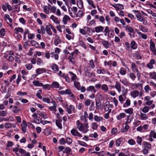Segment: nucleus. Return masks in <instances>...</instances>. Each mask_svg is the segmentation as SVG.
I'll use <instances>...</instances> for the list:
<instances>
[{
    "label": "nucleus",
    "mask_w": 156,
    "mask_h": 156,
    "mask_svg": "<svg viewBox=\"0 0 156 156\" xmlns=\"http://www.w3.org/2000/svg\"><path fill=\"white\" fill-rule=\"evenodd\" d=\"M70 132L72 135L74 136H78L80 138L82 137L81 134L77 130H76L75 129H72L71 130Z\"/></svg>",
    "instance_id": "2"
},
{
    "label": "nucleus",
    "mask_w": 156,
    "mask_h": 156,
    "mask_svg": "<svg viewBox=\"0 0 156 156\" xmlns=\"http://www.w3.org/2000/svg\"><path fill=\"white\" fill-rule=\"evenodd\" d=\"M52 88H58L59 86V83L57 82H54L51 85Z\"/></svg>",
    "instance_id": "31"
},
{
    "label": "nucleus",
    "mask_w": 156,
    "mask_h": 156,
    "mask_svg": "<svg viewBox=\"0 0 156 156\" xmlns=\"http://www.w3.org/2000/svg\"><path fill=\"white\" fill-rule=\"evenodd\" d=\"M104 30V27L101 26H99L95 27V31L96 33L102 32Z\"/></svg>",
    "instance_id": "16"
},
{
    "label": "nucleus",
    "mask_w": 156,
    "mask_h": 156,
    "mask_svg": "<svg viewBox=\"0 0 156 156\" xmlns=\"http://www.w3.org/2000/svg\"><path fill=\"white\" fill-rule=\"evenodd\" d=\"M98 126L97 124L95 122H93L92 124V128L94 129H97Z\"/></svg>",
    "instance_id": "52"
},
{
    "label": "nucleus",
    "mask_w": 156,
    "mask_h": 156,
    "mask_svg": "<svg viewBox=\"0 0 156 156\" xmlns=\"http://www.w3.org/2000/svg\"><path fill=\"white\" fill-rule=\"evenodd\" d=\"M70 18L69 16L67 15H65L63 17L62 19L63 22L65 24H67L68 20H70Z\"/></svg>",
    "instance_id": "19"
},
{
    "label": "nucleus",
    "mask_w": 156,
    "mask_h": 156,
    "mask_svg": "<svg viewBox=\"0 0 156 156\" xmlns=\"http://www.w3.org/2000/svg\"><path fill=\"white\" fill-rule=\"evenodd\" d=\"M131 69L134 72H136V71L138 70L135 63L133 62L132 63Z\"/></svg>",
    "instance_id": "25"
},
{
    "label": "nucleus",
    "mask_w": 156,
    "mask_h": 156,
    "mask_svg": "<svg viewBox=\"0 0 156 156\" xmlns=\"http://www.w3.org/2000/svg\"><path fill=\"white\" fill-rule=\"evenodd\" d=\"M76 126L79 131L82 132L83 133H86L89 131L88 123L87 122L83 124L78 120L76 122Z\"/></svg>",
    "instance_id": "1"
},
{
    "label": "nucleus",
    "mask_w": 156,
    "mask_h": 156,
    "mask_svg": "<svg viewBox=\"0 0 156 156\" xmlns=\"http://www.w3.org/2000/svg\"><path fill=\"white\" fill-rule=\"evenodd\" d=\"M130 47L133 50L136 49L137 47V44L134 41H132L130 43Z\"/></svg>",
    "instance_id": "9"
},
{
    "label": "nucleus",
    "mask_w": 156,
    "mask_h": 156,
    "mask_svg": "<svg viewBox=\"0 0 156 156\" xmlns=\"http://www.w3.org/2000/svg\"><path fill=\"white\" fill-rule=\"evenodd\" d=\"M122 141V138H120L118 139L116 141L115 144L117 147L120 146L121 142Z\"/></svg>",
    "instance_id": "35"
},
{
    "label": "nucleus",
    "mask_w": 156,
    "mask_h": 156,
    "mask_svg": "<svg viewBox=\"0 0 156 156\" xmlns=\"http://www.w3.org/2000/svg\"><path fill=\"white\" fill-rule=\"evenodd\" d=\"M54 43L56 46L58 44L61 43V41L59 36L58 35L55 36V38L54 41Z\"/></svg>",
    "instance_id": "14"
},
{
    "label": "nucleus",
    "mask_w": 156,
    "mask_h": 156,
    "mask_svg": "<svg viewBox=\"0 0 156 156\" xmlns=\"http://www.w3.org/2000/svg\"><path fill=\"white\" fill-rule=\"evenodd\" d=\"M62 120L61 119H59L56 121V124L57 126L59 129H62V128L61 122Z\"/></svg>",
    "instance_id": "12"
},
{
    "label": "nucleus",
    "mask_w": 156,
    "mask_h": 156,
    "mask_svg": "<svg viewBox=\"0 0 156 156\" xmlns=\"http://www.w3.org/2000/svg\"><path fill=\"white\" fill-rule=\"evenodd\" d=\"M150 108V107H149L148 106H144L142 109V111L144 113H147L149 111V109Z\"/></svg>",
    "instance_id": "33"
},
{
    "label": "nucleus",
    "mask_w": 156,
    "mask_h": 156,
    "mask_svg": "<svg viewBox=\"0 0 156 156\" xmlns=\"http://www.w3.org/2000/svg\"><path fill=\"white\" fill-rule=\"evenodd\" d=\"M66 94H68L70 97H73V94L71 92V90L69 89H67L65 90Z\"/></svg>",
    "instance_id": "41"
},
{
    "label": "nucleus",
    "mask_w": 156,
    "mask_h": 156,
    "mask_svg": "<svg viewBox=\"0 0 156 156\" xmlns=\"http://www.w3.org/2000/svg\"><path fill=\"white\" fill-rule=\"evenodd\" d=\"M129 77L133 80H134L136 78L135 75L133 73H130L129 74Z\"/></svg>",
    "instance_id": "53"
},
{
    "label": "nucleus",
    "mask_w": 156,
    "mask_h": 156,
    "mask_svg": "<svg viewBox=\"0 0 156 156\" xmlns=\"http://www.w3.org/2000/svg\"><path fill=\"white\" fill-rule=\"evenodd\" d=\"M45 30L47 33L49 35H52V32H51V28L48 25L45 27Z\"/></svg>",
    "instance_id": "23"
},
{
    "label": "nucleus",
    "mask_w": 156,
    "mask_h": 156,
    "mask_svg": "<svg viewBox=\"0 0 156 156\" xmlns=\"http://www.w3.org/2000/svg\"><path fill=\"white\" fill-rule=\"evenodd\" d=\"M36 75L35 76H37L39 74L46 72V70L44 68H38L36 70Z\"/></svg>",
    "instance_id": "5"
},
{
    "label": "nucleus",
    "mask_w": 156,
    "mask_h": 156,
    "mask_svg": "<svg viewBox=\"0 0 156 156\" xmlns=\"http://www.w3.org/2000/svg\"><path fill=\"white\" fill-rule=\"evenodd\" d=\"M136 142L137 144L141 145V143L142 141V138L140 137L139 136H138L136 137Z\"/></svg>",
    "instance_id": "36"
},
{
    "label": "nucleus",
    "mask_w": 156,
    "mask_h": 156,
    "mask_svg": "<svg viewBox=\"0 0 156 156\" xmlns=\"http://www.w3.org/2000/svg\"><path fill=\"white\" fill-rule=\"evenodd\" d=\"M150 48L151 51L154 50L155 49V44L154 42L152 41L151 40L150 41Z\"/></svg>",
    "instance_id": "26"
},
{
    "label": "nucleus",
    "mask_w": 156,
    "mask_h": 156,
    "mask_svg": "<svg viewBox=\"0 0 156 156\" xmlns=\"http://www.w3.org/2000/svg\"><path fill=\"white\" fill-rule=\"evenodd\" d=\"M74 84L75 87L76 88V89L78 90H80V84L79 82L78 81H75L74 82Z\"/></svg>",
    "instance_id": "24"
},
{
    "label": "nucleus",
    "mask_w": 156,
    "mask_h": 156,
    "mask_svg": "<svg viewBox=\"0 0 156 156\" xmlns=\"http://www.w3.org/2000/svg\"><path fill=\"white\" fill-rule=\"evenodd\" d=\"M39 115L42 116L44 119H46L47 117L46 114L43 112H42L39 113Z\"/></svg>",
    "instance_id": "62"
},
{
    "label": "nucleus",
    "mask_w": 156,
    "mask_h": 156,
    "mask_svg": "<svg viewBox=\"0 0 156 156\" xmlns=\"http://www.w3.org/2000/svg\"><path fill=\"white\" fill-rule=\"evenodd\" d=\"M119 73L121 75H123L126 74V71L124 68H122L120 69Z\"/></svg>",
    "instance_id": "40"
},
{
    "label": "nucleus",
    "mask_w": 156,
    "mask_h": 156,
    "mask_svg": "<svg viewBox=\"0 0 156 156\" xmlns=\"http://www.w3.org/2000/svg\"><path fill=\"white\" fill-rule=\"evenodd\" d=\"M115 88L117 90L118 92L120 93L121 91V84L119 82H116L115 86Z\"/></svg>",
    "instance_id": "7"
},
{
    "label": "nucleus",
    "mask_w": 156,
    "mask_h": 156,
    "mask_svg": "<svg viewBox=\"0 0 156 156\" xmlns=\"http://www.w3.org/2000/svg\"><path fill=\"white\" fill-rule=\"evenodd\" d=\"M110 4L115 8L116 10L118 11H120L121 10H120L121 9H124V7L123 5L120 4H117L116 5H113L111 3H110Z\"/></svg>",
    "instance_id": "4"
},
{
    "label": "nucleus",
    "mask_w": 156,
    "mask_h": 156,
    "mask_svg": "<svg viewBox=\"0 0 156 156\" xmlns=\"http://www.w3.org/2000/svg\"><path fill=\"white\" fill-rule=\"evenodd\" d=\"M137 19L140 22H142L144 20L143 18L140 15H136Z\"/></svg>",
    "instance_id": "56"
},
{
    "label": "nucleus",
    "mask_w": 156,
    "mask_h": 156,
    "mask_svg": "<svg viewBox=\"0 0 156 156\" xmlns=\"http://www.w3.org/2000/svg\"><path fill=\"white\" fill-rule=\"evenodd\" d=\"M87 91H91L93 92L94 93H95L96 92V90L94 86H89L87 88Z\"/></svg>",
    "instance_id": "21"
},
{
    "label": "nucleus",
    "mask_w": 156,
    "mask_h": 156,
    "mask_svg": "<svg viewBox=\"0 0 156 156\" xmlns=\"http://www.w3.org/2000/svg\"><path fill=\"white\" fill-rule=\"evenodd\" d=\"M56 8L55 6H53L52 7L49 8V10L52 13H55L56 12Z\"/></svg>",
    "instance_id": "61"
},
{
    "label": "nucleus",
    "mask_w": 156,
    "mask_h": 156,
    "mask_svg": "<svg viewBox=\"0 0 156 156\" xmlns=\"http://www.w3.org/2000/svg\"><path fill=\"white\" fill-rule=\"evenodd\" d=\"M52 69L55 71L57 72L58 70V66L55 64L53 65L52 66Z\"/></svg>",
    "instance_id": "44"
},
{
    "label": "nucleus",
    "mask_w": 156,
    "mask_h": 156,
    "mask_svg": "<svg viewBox=\"0 0 156 156\" xmlns=\"http://www.w3.org/2000/svg\"><path fill=\"white\" fill-rule=\"evenodd\" d=\"M96 108L97 109L100 108L101 106V104L100 101H96Z\"/></svg>",
    "instance_id": "42"
},
{
    "label": "nucleus",
    "mask_w": 156,
    "mask_h": 156,
    "mask_svg": "<svg viewBox=\"0 0 156 156\" xmlns=\"http://www.w3.org/2000/svg\"><path fill=\"white\" fill-rule=\"evenodd\" d=\"M85 75L86 76L88 77H90L92 76H94V74L93 73H90L89 72L87 71L85 73Z\"/></svg>",
    "instance_id": "46"
},
{
    "label": "nucleus",
    "mask_w": 156,
    "mask_h": 156,
    "mask_svg": "<svg viewBox=\"0 0 156 156\" xmlns=\"http://www.w3.org/2000/svg\"><path fill=\"white\" fill-rule=\"evenodd\" d=\"M66 142L68 144H70L72 143V140L69 137H67L66 138Z\"/></svg>",
    "instance_id": "64"
},
{
    "label": "nucleus",
    "mask_w": 156,
    "mask_h": 156,
    "mask_svg": "<svg viewBox=\"0 0 156 156\" xmlns=\"http://www.w3.org/2000/svg\"><path fill=\"white\" fill-rule=\"evenodd\" d=\"M140 116L141 119L142 120H146L148 118V116L146 114L142 112H140Z\"/></svg>",
    "instance_id": "18"
},
{
    "label": "nucleus",
    "mask_w": 156,
    "mask_h": 156,
    "mask_svg": "<svg viewBox=\"0 0 156 156\" xmlns=\"http://www.w3.org/2000/svg\"><path fill=\"white\" fill-rule=\"evenodd\" d=\"M4 57L5 58L8 60L10 62H12L14 60V57L12 56H9L8 54H5L4 56Z\"/></svg>",
    "instance_id": "20"
},
{
    "label": "nucleus",
    "mask_w": 156,
    "mask_h": 156,
    "mask_svg": "<svg viewBox=\"0 0 156 156\" xmlns=\"http://www.w3.org/2000/svg\"><path fill=\"white\" fill-rule=\"evenodd\" d=\"M33 84L37 87H41L43 86V84L41 83H40L38 81H34L33 82Z\"/></svg>",
    "instance_id": "22"
},
{
    "label": "nucleus",
    "mask_w": 156,
    "mask_h": 156,
    "mask_svg": "<svg viewBox=\"0 0 156 156\" xmlns=\"http://www.w3.org/2000/svg\"><path fill=\"white\" fill-rule=\"evenodd\" d=\"M150 134L154 138L156 139V132L154 131L151 130V131Z\"/></svg>",
    "instance_id": "51"
},
{
    "label": "nucleus",
    "mask_w": 156,
    "mask_h": 156,
    "mask_svg": "<svg viewBox=\"0 0 156 156\" xmlns=\"http://www.w3.org/2000/svg\"><path fill=\"white\" fill-rule=\"evenodd\" d=\"M98 40H101V42L102 44L104 46L105 48H107L109 47L110 45L107 41L101 39L100 38L98 39Z\"/></svg>",
    "instance_id": "6"
},
{
    "label": "nucleus",
    "mask_w": 156,
    "mask_h": 156,
    "mask_svg": "<svg viewBox=\"0 0 156 156\" xmlns=\"http://www.w3.org/2000/svg\"><path fill=\"white\" fill-rule=\"evenodd\" d=\"M37 65H40L43 63V61L39 58L37 59Z\"/></svg>",
    "instance_id": "57"
},
{
    "label": "nucleus",
    "mask_w": 156,
    "mask_h": 156,
    "mask_svg": "<svg viewBox=\"0 0 156 156\" xmlns=\"http://www.w3.org/2000/svg\"><path fill=\"white\" fill-rule=\"evenodd\" d=\"M14 31L15 33L17 34L19 32L23 33V30L22 28L18 27L15 28Z\"/></svg>",
    "instance_id": "15"
},
{
    "label": "nucleus",
    "mask_w": 156,
    "mask_h": 156,
    "mask_svg": "<svg viewBox=\"0 0 156 156\" xmlns=\"http://www.w3.org/2000/svg\"><path fill=\"white\" fill-rule=\"evenodd\" d=\"M128 143L130 145H134L136 144L135 141L132 139H129L128 140Z\"/></svg>",
    "instance_id": "45"
},
{
    "label": "nucleus",
    "mask_w": 156,
    "mask_h": 156,
    "mask_svg": "<svg viewBox=\"0 0 156 156\" xmlns=\"http://www.w3.org/2000/svg\"><path fill=\"white\" fill-rule=\"evenodd\" d=\"M138 34L139 35H140L142 38L143 39H146L147 38V35L145 34H143L142 33L140 32H138Z\"/></svg>",
    "instance_id": "48"
},
{
    "label": "nucleus",
    "mask_w": 156,
    "mask_h": 156,
    "mask_svg": "<svg viewBox=\"0 0 156 156\" xmlns=\"http://www.w3.org/2000/svg\"><path fill=\"white\" fill-rule=\"evenodd\" d=\"M144 90L147 93H149V90H151V89L148 85H147L144 87Z\"/></svg>",
    "instance_id": "50"
},
{
    "label": "nucleus",
    "mask_w": 156,
    "mask_h": 156,
    "mask_svg": "<svg viewBox=\"0 0 156 156\" xmlns=\"http://www.w3.org/2000/svg\"><path fill=\"white\" fill-rule=\"evenodd\" d=\"M94 120L97 122H99L102 120L103 118L101 117L98 116L97 115H95L94 117Z\"/></svg>",
    "instance_id": "32"
},
{
    "label": "nucleus",
    "mask_w": 156,
    "mask_h": 156,
    "mask_svg": "<svg viewBox=\"0 0 156 156\" xmlns=\"http://www.w3.org/2000/svg\"><path fill=\"white\" fill-rule=\"evenodd\" d=\"M139 94V91L137 90H134L131 92L130 93L131 96L133 98H135L138 96Z\"/></svg>",
    "instance_id": "8"
},
{
    "label": "nucleus",
    "mask_w": 156,
    "mask_h": 156,
    "mask_svg": "<svg viewBox=\"0 0 156 156\" xmlns=\"http://www.w3.org/2000/svg\"><path fill=\"white\" fill-rule=\"evenodd\" d=\"M105 105L104 106V109L105 111H108V112H111V109H109L110 107L111 108L112 107V105L110 104L109 102L108 101H106L105 103Z\"/></svg>",
    "instance_id": "3"
},
{
    "label": "nucleus",
    "mask_w": 156,
    "mask_h": 156,
    "mask_svg": "<svg viewBox=\"0 0 156 156\" xmlns=\"http://www.w3.org/2000/svg\"><path fill=\"white\" fill-rule=\"evenodd\" d=\"M77 5L79 7L80 9H81L83 7V3L82 1L81 0H79L77 2Z\"/></svg>",
    "instance_id": "37"
},
{
    "label": "nucleus",
    "mask_w": 156,
    "mask_h": 156,
    "mask_svg": "<svg viewBox=\"0 0 156 156\" xmlns=\"http://www.w3.org/2000/svg\"><path fill=\"white\" fill-rule=\"evenodd\" d=\"M20 111V108H18L16 106H14L12 109V112L14 113L17 112L18 111Z\"/></svg>",
    "instance_id": "38"
},
{
    "label": "nucleus",
    "mask_w": 156,
    "mask_h": 156,
    "mask_svg": "<svg viewBox=\"0 0 156 156\" xmlns=\"http://www.w3.org/2000/svg\"><path fill=\"white\" fill-rule=\"evenodd\" d=\"M73 10V9L72 8H71L70 7L69 8V12L70 16L72 17H75V14H74L72 13V11Z\"/></svg>",
    "instance_id": "58"
},
{
    "label": "nucleus",
    "mask_w": 156,
    "mask_h": 156,
    "mask_svg": "<svg viewBox=\"0 0 156 156\" xmlns=\"http://www.w3.org/2000/svg\"><path fill=\"white\" fill-rule=\"evenodd\" d=\"M13 9H15V11L19 12L20 11V6L18 5H14L13 7Z\"/></svg>",
    "instance_id": "55"
},
{
    "label": "nucleus",
    "mask_w": 156,
    "mask_h": 156,
    "mask_svg": "<svg viewBox=\"0 0 156 156\" xmlns=\"http://www.w3.org/2000/svg\"><path fill=\"white\" fill-rule=\"evenodd\" d=\"M142 145L144 147V148H147V149H150L151 148V144L149 143L146 142L144 141L142 144Z\"/></svg>",
    "instance_id": "10"
},
{
    "label": "nucleus",
    "mask_w": 156,
    "mask_h": 156,
    "mask_svg": "<svg viewBox=\"0 0 156 156\" xmlns=\"http://www.w3.org/2000/svg\"><path fill=\"white\" fill-rule=\"evenodd\" d=\"M71 151V149L69 147H67L65 149L64 151H62V153H64L66 152V153H69Z\"/></svg>",
    "instance_id": "60"
},
{
    "label": "nucleus",
    "mask_w": 156,
    "mask_h": 156,
    "mask_svg": "<svg viewBox=\"0 0 156 156\" xmlns=\"http://www.w3.org/2000/svg\"><path fill=\"white\" fill-rule=\"evenodd\" d=\"M126 114L124 113H122L119 114L116 116L117 119L118 120H120L126 117Z\"/></svg>",
    "instance_id": "17"
},
{
    "label": "nucleus",
    "mask_w": 156,
    "mask_h": 156,
    "mask_svg": "<svg viewBox=\"0 0 156 156\" xmlns=\"http://www.w3.org/2000/svg\"><path fill=\"white\" fill-rule=\"evenodd\" d=\"M83 14V12L82 10H80L76 14V16L81 17L82 16Z\"/></svg>",
    "instance_id": "59"
},
{
    "label": "nucleus",
    "mask_w": 156,
    "mask_h": 156,
    "mask_svg": "<svg viewBox=\"0 0 156 156\" xmlns=\"http://www.w3.org/2000/svg\"><path fill=\"white\" fill-rule=\"evenodd\" d=\"M35 35L34 34H29L28 35V37L29 39H32L34 38Z\"/></svg>",
    "instance_id": "63"
},
{
    "label": "nucleus",
    "mask_w": 156,
    "mask_h": 156,
    "mask_svg": "<svg viewBox=\"0 0 156 156\" xmlns=\"http://www.w3.org/2000/svg\"><path fill=\"white\" fill-rule=\"evenodd\" d=\"M25 66L28 70H30L33 67V65L32 64L30 63V64H27L25 65Z\"/></svg>",
    "instance_id": "47"
},
{
    "label": "nucleus",
    "mask_w": 156,
    "mask_h": 156,
    "mask_svg": "<svg viewBox=\"0 0 156 156\" xmlns=\"http://www.w3.org/2000/svg\"><path fill=\"white\" fill-rule=\"evenodd\" d=\"M77 142L78 143V144L79 145L83 146L86 147L88 145L86 143L82 141H81L80 140H77Z\"/></svg>",
    "instance_id": "39"
},
{
    "label": "nucleus",
    "mask_w": 156,
    "mask_h": 156,
    "mask_svg": "<svg viewBox=\"0 0 156 156\" xmlns=\"http://www.w3.org/2000/svg\"><path fill=\"white\" fill-rule=\"evenodd\" d=\"M0 34L2 36H4L5 35V31L4 28H2L0 30Z\"/></svg>",
    "instance_id": "49"
},
{
    "label": "nucleus",
    "mask_w": 156,
    "mask_h": 156,
    "mask_svg": "<svg viewBox=\"0 0 156 156\" xmlns=\"http://www.w3.org/2000/svg\"><path fill=\"white\" fill-rule=\"evenodd\" d=\"M30 43L33 46H35L36 48H38L39 47V44L34 40L31 41Z\"/></svg>",
    "instance_id": "30"
},
{
    "label": "nucleus",
    "mask_w": 156,
    "mask_h": 156,
    "mask_svg": "<svg viewBox=\"0 0 156 156\" xmlns=\"http://www.w3.org/2000/svg\"><path fill=\"white\" fill-rule=\"evenodd\" d=\"M50 19L52 20L53 21L57 24L60 23V22L58 20V18L53 15H51L50 17Z\"/></svg>",
    "instance_id": "11"
},
{
    "label": "nucleus",
    "mask_w": 156,
    "mask_h": 156,
    "mask_svg": "<svg viewBox=\"0 0 156 156\" xmlns=\"http://www.w3.org/2000/svg\"><path fill=\"white\" fill-rule=\"evenodd\" d=\"M124 111L125 112L129 114V115L132 114L133 112V109L131 108H129L128 109H125L124 110Z\"/></svg>",
    "instance_id": "27"
},
{
    "label": "nucleus",
    "mask_w": 156,
    "mask_h": 156,
    "mask_svg": "<svg viewBox=\"0 0 156 156\" xmlns=\"http://www.w3.org/2000/svg\"><path fill=\"white\" fill-rule=\"evenodd\" d=\"M150 76L151 78L156 80V73L155 72L150 73Z\"/></svg>",
    "instance_id": "54"
},
{
    "label": "nucleus",
    "mask_w": 156,
    "mask_h": 156,
    "mask_svg": "<svg viewBox=\"0 0 156 156\" xmlns=\"http://www.w3.org/2000/svg\"><path fill=\"white\" fill-rule=\"evenodd\" d=\"M139 28L141 30L144 32H147L148 30V29L146 27L143 26L141 25H140L139 26Z\"/></svg>",
    "instance_id": "29"
},
{
    "label": "nucleus",
    "mask_w": 156,
    "mask_h": 156,
    "mask_svg": "<svg viewBox=\"0 0 156 156\" xmlns=\"http://www.w3.org/2000/svg\"><path fill=\"white\" fill-rule=\"evenodd\" d=\"M69 73L71 76V78L72 81L74 82L78 80V79L77 78V76L75 74L71 72H69Z\"/></svg>",
    "instance_id": "13"
},
{
    "label": "nucleus",
    "mask_w": 156,
    "mask_h": 156,
    "mask_svg": "<svg viewBox=\"0 0 156 156\" xmlns=\"http://www.w3.org/2000/svg\"><path fill=\"white\" fill-rule=\"evenodd\" d=\"M130 104V101L129 99L126 100V102L123 105V107H125L126 106H129Z\"/></svg>",
    "instance_id": "43"
},
{
    "label": "nucleus",
    "mask_w": 156,
    "mask_h": 156,
    "mask_svg": "<svg viewBox=\"0 0 156 156\" xmlns=\"http://www.w3.org/2000/svg\"><path fill=\"white\" fill-rule=\"evenodd\" d=\"M120 82H121L125 85H128L129 83V82L127 81L126 79H125L122 80H120Z\"/></svg>",
    "instance_id": "34"
},
{
    "label": "nucleus",
    "mask_w": 156,
    "mask_h": 156,
    "mask_svg": "<svg viewBox=\"0 0 156 156\" xmlns=\"http://www.w3.org/2000/svg\"><path fill=\"white\" fill-rule=\"evenodd\" d=\"M101 89L104 90L105 92H107L108 90V88L107 85L105 84H103L101 86Z\"/></svg>",
    "instance_id": "28"
}]
</instances>
